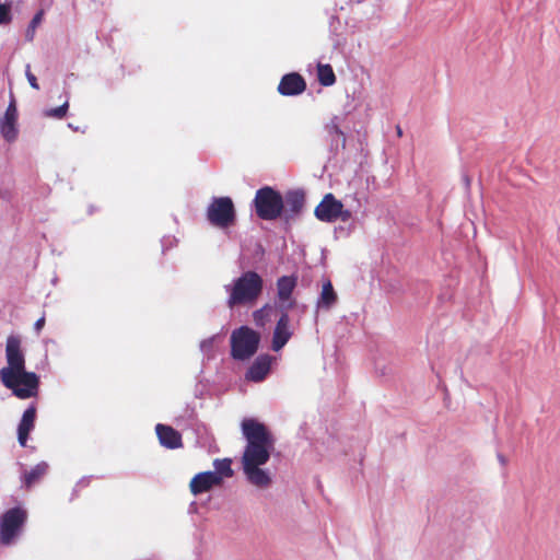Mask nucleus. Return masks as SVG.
Segmentation results:
<instances>
[{
    "instance_id": "obj_21",
    "label": "nucleus",
    "mask_w": 560,
    "mask_h": 560,
    "mask_svg": "<svg viewBox=\"0 0 560 560\" xmlns=\"http://www.w3.org/2000/svg\"><path fill=\"white\" fill-rule=\"evenodd\" d=\"M317 79L323 86H330L336 82L334 69L328 63L317 65Z\"/></svg>"
},
{
    "instance_id": "obj_15",
    "label": "nucleus",
    "mask_w": 560,
    "mask_h": 560,
    "mask_svg": "<svg viewBox=\"0 0 560 560\" xmlns=\"http://www.w3.org/2000/svg\"><path fill=\"white\" fill-rule=\"evenodd\" d=\"M283 201L284 218L290 220L302 211L305 203V194L302 190H290L285 194Z\"/></svg>"
},
{
    "instance_id": "obj_7",
    "label": "nucleus",
    "mask_w": 560,
    "mask_h": 560,
    "mask_svg": "<svg viewBox=\"0 0 560 560\" xmlns=\"http://www.w3.org/2000/svg\"><path fill=\"white\" fill-rule=\"evenodd\" d=\"M314 214L322 222H335L338 219L346 222L351 218V212L345 210L342 202L330 192L324 196Z\"/></svg>"
},
{
    "instance_id": "obj_11",
    "label": "nucleus",
    "mask_w": 560,
    "mask_h": 560,
    "mask_svg": "<svg viewBox=\"0 0 560 560\" xmlns=\"http://www.w3.org/2000/svg\"><path fill=\"white\" fill-rule=\"evenodd\" d=\"M306 90L304 78L298 72L284 74L278 85V92L284 96L302 94Z\"/></svg>"
},
{
    "instance_id": "obj_5",
    "label": "nucleus",
    "mask_w": 560,
    "mask_h": 560,
    "mask_svg": "<svg viewBox=\"0 0 560 560\" xmlns=\"http://www.w3.org/2000/svg\"><path fill=\"white\" fill-rule=\"evenodd\" d=\"M259 341L258 332L247 326H242L231 335V355L235 360H247L256 353Z\"/></svg>"
},
{
    "instance_id": "obj_32",
    "label": "nucleus",
    "mask_w": 560,
    "mask_h": 560,
    "mask_svg": "<svg viewBox=\"0 0 560 560\" xmlns=\"http://www.w3.org/2000/svg\"><path fill=\"white\" fill-rule=\"evenodd\" d=\"M5 195H7V192H5V194H2V192L0 191V198H4V197H5Z\"/></svg>"
},
{
    "instance_id": "obj_30",
    "label": "nucleus",
    "mask_w": 560,
    "mask_h": 560,
    "mask_svg": "<svg viewBox=\"0 0 560 560\" xmlns=\"http://www.w3.org/2000/svg\"><path fill=\"white\" fill-rule=\"evenodd\" d=\"M396 132L398 137H402V129L400 128V126H396Z\"/></svg>"
},
{
    "instance_id": "obj_17",
    "label": "nucleus",
    "mask_w": 560,
    "mask_h": 560,
    "mask_svg": "<svg viewBox=\"0 0 560 560\" xmlns=\"http://www.w3.org/2000/svg\"><path fill=\"white\" fill-rule=\"evenodd\" d=\"M49 466L46 462H40L25 471L22 477V483L26 489H31L38 483L48 472Z\"/></svg>"
},
{
    "instance_id": "obj_3",
    "label": "nucleus",
    "mask_w": 560,
    "mask_h": 560,
    "mask_svg": "<svg viewBox=\"0 0 560 560\" xmlns=\"http://www.w3.org/2000/svg\"><path fill=\"white\" fill-rule=\"evenodd\" d=\"M264 280L256 271H246L226 287L229 292L228 306L253 304L262 293Z\"/></svg>"
},
{
    "instance_id": "obj_4",
    "label": "nucleus",
    "mask_w": 560,
    "mask_h": 560,
    "mask_svg": "<svg viewBox=\"0 0 560 560\" xmlns=\"http://www.w3.org/2000/svg\"><path fill=\"white\" fill-rule=\"evenodd\" d=\"M254 205L257 217L266 221L280 218L284 209L283 197L279 191L269 186H265L256 191Z\"/></svg>"
},
{
    "instance_id": "obj_20",
    "label": "nucleus",
    "mask_w": 560,
    "mask_h": 560,
    "mask_svg": "<svg viewBox=\"0 0 560 560\" xmlns=\"http://www.w3.org/2000/svg\"><path fill=\"white\" fill-rule=\"evenodd\" d=\"M276 312V306H272L270 304L264 305L261 308L256 310L253 313L254 323L258 327H265L273 316Z\"/></svg>"
},
{
    "instance_id": "obj_10",
    "label": "nucleus",
    "mask_w": 560,
    "mask_h": 560,
    "mask_svg": "<svg viewBox=\"0 0 560 560\" xmlns=\"http://www.w3.org/2000/svg\"><path fill=\"white\" fill-rule=\"evenodd\" d=\"M221 485L222 478L218 474L212 471H203L192 477L189 483V489L194 495H198L211 490L213 487Z\"/></svg>"
},
{
    "instance_id": "obj_1",
    "label": "nucleus",
    "mask_w": 560,
    "mask_h": 560,
    "mask_svg": "<svg viewBox=\"0 0 560 560\" xmlns=\"http://www.w3.org/2000/svg\"><path fill=\"white\" fill-rule=\"evenodd\" d=\"M242 432L247 441L242 456L244 472L250 483L265 488L269 486L271 479L260 466L270 458V451L275 443L273 436L264 423L253 418L242 421Z\"/></svg>"
},
{
    "instance_id": "obj_25",
    "label": "nucleus",
    "mask_w": 560,
    "mask_h": 560,
    "mask_svg": "<svg viewBox=\"0 0 560 560\" xmlns=\"http://www.w3.org/2000/svg\"><path fill=\"white\" fill-rule=\"evenodd\" d=\"M12 3H0V25H7L12 21Z\"/></svg>"
},
{
    "instance_id": "obj_28",
    "label": "nucleus",
    "mask_w": 560,
    "mask_h": 560,
    "mask_svg": "<svg viewBox=\"0 0 560 560\" xmlns=\"http://www.w3.org/2000/svg\"><path fill=\"white\" fill-rule=\"evenodd\" d=\"M25 74H26L30 85L35 90H39L37 78L31 72L28 65L26 66Z\"/></svg>"
},
{
    "instance_id": "obj_2",
    "label": "nucleus",
    "mask_w": 560,
    "mask_h": 560,
    "mask_svg": "<svg viewBox=\"0 0 560 560\" xmlns=\"http://www.w3.org/2000/svg\"><path fill=\"white\" fill-rule=\"evenodd\" d=\"M7 366L0 370V381L19 399L38 396L39 376L25 369V354L19 336L10 335L5 341Z\"/></svg>"
},
{
    "instance_id": "obj_6",
    "label": "nucleus",
    "mask_w": 560,
    "mask_h": 560,
    "mask_svg": "<svg viewBox=\"0 0 560 560\" xmlns=\"http://www.w3.org/2000/svg\"><path fill=\"white\" fill-rule=\"evenodd\" d=\"M207 220L219 229H228L234 225L236 212L230 197H214L207 208Z\"/></svg>"
},
{
    "instance_id": "obj_8",
    "label": "nucleus",
    "mask_w": 560,
    "mask_h": 560,
    "mask_svg": "<svg viewBox=\"0 0 560 560\" xmlns=\"http://www.w3.org/2000/svg\"><path fill=\"white\" fill-rule=\"evenodd\" d=\"M295 304V301H291L287 307L281 308V315L276 324L273 335H272V350L279 351L281 350L287 342L291 339L293 331L290 327V316L288 311L292 308Z\"/></svg>"
},
{
    "instance_id": "obj_29",
    "label": "nucleus",
    "mask_w": 560,
    "mask_h": 560,
    "mask_svg": "<svg viewBox=\"0 0 560 560\" xmlns=\"http://www.w3.org/2000/svg\"><path fill=\"white\" fill-rule=\"evenodd\" d=\"M45 316H42L40 318H38L35 324H34V329L36 330V332L38 334L43 327L45 326Z\"/></svg>"
},
{
    "instance_id": "obj_14",
    "label": "nucleus",
    "mask_w": 560,
    "mask_h": 560,
    "mask_svg": "<svg viewBox=\"0 0 560 560\" xmlns=\"http://www.w3.org/2000/svg\"><path fill=\"white\" fill-rule=\"evenodd\" d=\"M155 432L162 446L171 450L183 446L182 434L171 425L159 423Z\"/></svg>"
},
{
    "instance_id": "obj_13",
    "label": "nucleus",
    "mask_w": 560,
    "mask_h": 560,
    "mask_svg": "<svg viewBox=\"0 0 560 560\" xmlns=\"http://www.w3.org/2000/svg\"><path fill=\"white\" fill-rule=\"evenodd\" d=\"M271 360L272 358L268 354L257 357L248 368L245 378L256 383L264 381L270 372Z\"/></svg>"
},
{
    "instance_id": "obj_27",
    "label": "nucleus",
    "mask_w": 560,
    "mask_h": 560,
    "mask_svg": "<svg viewBox=\"0 0 560 560\" xmlns=\"http://www.w3.org/2000/svg\"><path fill=\"white\" fill-rule=\"evenodd\" d=\"M43 15H44V12L39 11L32 19V21H31V23L28 25L27 33H26V36H27L28 39H33L34 32H35L36 27L40 24V22L43 20Z\"/></svg>"
},
{
    "instance_id": "obj_12",
    "label": "nucleus",
    "mask_w": 560,
    "mask_h": 560,
    "mask_svg": "<svg viewBox=\"0 0 560 560\" xmlns=\"http://www.w3.org/2000/svg\"><path fill=\"white\" fill-rule=\"evenodd\" d=\"M36 411V405L32 404L22 415V418L18 425V440L21 446L26 445L30 433L35 427Z\"/></svg>"
},
{
    "instance_id": "obj_26",
    "label": "nucleus",
    "mask_w": 560,
    "mask_h": 560,
    "mask_svg": "<svg viewBox=\"0 0 560 560\" xmlns=\"http://www.w3.org/2000/svg\"><path fill=\"white\" fill-rule=\"evenodd\" d=\"M325 128H326L327 133L331 137L332 140L335 139V137L340 138L342 143L345 144V142H346L345 135L335 120H331L329 124H327Z\"/></svg>"
},
{
    "instance_id": "obj_9",
    "label": "nucleus",
    "mask_w": 560,
    "mask_h": 560,
    "mask_svg": "<svg viewBox=\"0 0 560 560\" xmlns=\"http://www.w3.org/2000/svg\"><path fill=\"white\" fill-rule=\"evenodd\" d=\"M18 107L16 100L10 92V102L2 118H0V133L8 141L12 142L18 138Z\"/></svg>"
},
{
    "instance_id": "obj_23",
    "label": "nucleus",
    "mask_w": 560,
    "mask_h": 560,
    "mask_svg": "<svg viewBox=\"0 0 560 560\" xmlns=\"http://www.w3.org/2000/svg\"><path fill=\"white\" fill-rule=\"evenodd\" d=\"M22 527H1L0 541L3 545H9L19 535Z\"/></svg>"
},
{
    "instance_id": "obj_31",
    "label": "nucleus",
    "mask_w": 560,
    "mask_h": 560,
    "mask_svg": "<svg viewBox=\"0 0 560 560\" xmlns=\"http://www.w3.org/2000/svg\"><path fill=\"white\" fill-rule=\"evenodd\" d=\"M499 459H500L501 463L504 464L505 460H504V457L502 455H499Z\"/></svg>"
},
{
    "instance_id": "obj_22",
    "label": "nucleus",
    "mask_w": 560,
    "mask_h": 560,
    "mask_svg": "<svg viewBox=\"0 0 560 560\" xmlns=\"http://www.w3.org/2000/svg\"><path fill=\"white\" fill-rule=\"evenodd\" d=\"M232 460L230 458H223V459H215L214 460V468L215 474H218L222 480L224 478H230L233 476V469L231 467Z\"/></svg>"
},
{
    "instance_id": "obj_19",
    "label": "nucleus",
    "mask_w": 560,
    "mask_h": 560,
    "mask_svg": "<svg viewBox=\"0 0 560 560\" xmlns=\"http://www.w3.org/2000/svg\"><path fill=\"white\" fill-rule=\"evenodd\" d=\"M27 513L22 508H12L8 510L0 518V525H23Z\"/></svg>"
},
{
    "instance_id": "obj_24",
    "label": "nucleus",
    "mask_w": 560,
    "mask_h": 560,
    "mask_svg": "<svg viewBox=\"0 0 560 560\" xmlns=\"http://www.w3.org/2000/svg\"><path fill=\"white\" fill-rule=\"evenodd\" d=\"M68 108H69V102L66 101L62 105H60L56 108L47 109L45 112V116L57 118V119H62L63 117H66V115L68 113Z\"/></svg>"
},
{
    "instance_id": "obj_16",
    "label": "nucleus",
    "mask_w": 560,
    "mask_h": 560,
    "mask_svg": "<svg viewBox=\"0 0 560 560\" xmlns=\"http://www.w3.org/2000/svg\"><path fill=\"white\" fill-rule=\"evenodd\" d=\"M298 278L295 276H282L277 280V296L280 308L287 307L292 301L291 295L296 287Z\"/></svg>"
},
{
    "instance_id": "obj_18",
    "label": "nucleus",
    "mask_w": 560,
    "mask_h": 560,
    "mask_svg": "<svg viewBox=\"0 0 560 560\" xmlns=\"http://www.w3.org/2000/svg\"><path fill=\"white\" fill-rule=\"evenodd\" d=\"M337 302V294L330 280L324 282L320 296L317 301L318 308L329 310Z\"/></svg>"
}]
</instances>
